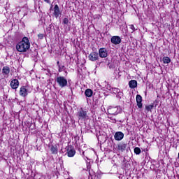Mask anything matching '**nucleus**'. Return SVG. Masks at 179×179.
Segmentation results:
<instances>
[{
    "instance_id": "f257e3e1",
    "label": "nucleus",
    "mask_w": 179,
    "mask_h": 179,
    "mask_svg": "<svg viewBox=\"0 0 179 179\" xmlns=\"http://www.w3.org/2000/svg\"><path fill=\"white\" fill-rule=\"evenodd\" d=\"M16 50L18 52H27L30 50V40L27 36H24L22 41L17 43Z\"/></svg>"
},
{
    "instance_id": "f03ea898",
    "label": "nucleus",
    "mask_w": 179,
    "mask_h": 179,
    "mask_svg": "<svg viewBox=\"0 0 179 179\" xmlns=\"http://www.w3.org/2000/svg\"><path fill=\"white\" fill-rule=\"evenodd\" d=\"M56 82L59 85V87H65L68 86V80L64 76H57L56 78Z\"/></svg>"
},
{
    "instance_id": "7ed1b4c3",
    "label": "nucleus",
    "mask_w": 179,
    "mask_h": 179,
    "mask_svg": "<svg viewBox=\"0 0 179 179\" xmlns=\"http://www.w3.org/2000/svg\"><path fill=\"white\" fill-rule=\"evenodd\" d=\"M77 117L78 120H81L82 121H85L86 118H87V111L85 110L83 108H80V109L77 113Z\"/></svg>"
},
{
    "instance_id": "20e7f679",
    "label": "nucleus",
    "mask_w": 179,
    "mask_h": 179,
    "mask_svg": "<svg viewBox=\"0 0 179 179\" xmlns=\"http://www.w3.org/2000/svg\"><path fill=\"white\" fill-rule=\"evenodd\" d=\"M122 109L120 106L111 107L108 110V113L111 115H118Z\"/></svg>"
},
{
    "instance_id": "39448f33",
    "label": "nucleus",
    "mask_w": 179,
    "mask_h": 179,
    "mask_svg": "<svg viewBox=\"0 0 179 179\" xmlns=\"http://www.w3.org/2000/svg\"><path fill=\"white\" fill-rule=\"evenodd\" d=\"M27 86L23 85L20 88L19 94L21 97H27L29 95V90H27Z\"/></svg>"
},
{
    "instance_id": "423d86ee",
    "label": "nucleus",
    "mask_w": 179,
    "mask_h": 179,
    "mask_svg": "<svg viewBox=\"0 0 179 179\" xmlns=\"http://www.w3.org/2000/svg\"><path fill=\"white\" fill-rule=\"evenodd\" d=\"M53 10V15L55 17H56V19H58L59 16H62V12H61V10H59V6H58V4L55 5Z\"/></svg>"
},
{
    "instance_id": "0eeeda50",
    "label": "nucleus",
    "mask_w": 179,
    "mask_h": 179,
    "mask_svg": "<svg viewBox=\"0 0 179 179\" xmlns=\"http://www.w3.org/2000/svg\"><path fill=\"white\" fill-rule=\"evenodd\" d=\"M88 59L90 61H92V62H94L99 59V53L97 52H92L88 55Z\"/></svg>"
},
{
    "instance_id": "6e6552de",
    "label": "nucleus",
    "mask_w": 179,
    "mask_h": 179,
    "mask_svg": "<svg viewBox=\"0 0 179 179\" xmlns=\"http://www.w3.org/2000/svg\"><path fill=\"white\" fill-rule=\"evenodd\" d=\"M110 41L112 44H114L115 45H118V44H121V37L119 36H113L110 38Z\"/></svg>"
},
{
    "instance_id": "1a4fd4ad",
    "label": "nucleus",
    "mask_w": 179,
    "mask_h": 179,
    "mask_svg": "<svg viewBox=\"0 0 179 179\" xmlns=\"http://www.w3.org/2000/svg\"><path fill=\"white\" fill-rule=\"evenodd\" d=\"M99 54L100 58H107L108 53L107 52V49L104 48H101L99 50Z\"/></svg>"
},
{
    "instance_id": "9d476101",
    "label": "nucleus",
    "mask_w": 179,
    "mask_h": 179,
    "mask_svg": "<svg viewBox=\"0 0 179 179\" xmlns=\"http://www.w3.org/2000/svg\"><path fill=\"white\" fill-rule=\"evenodd\" d=\"M19 85H20V83H19V80L17 79L12 80L10 83L11 89H14V90L17 89V87H19Z\"/></svg>"
},
{
    "instance_id": "9b49d317",
    "label": "nucleus",
    "mask_w": 179,
    "mask_h": 179,
    "mask_svg": "<svg viewBox=\"0 0 179 179\" xmlns=\"http://www.w3.org/2000/svg\"><path fill=\"white\" fill-rule=\"evenodd\" d=\"M127 146H128V144L121 142L117 145V150L120 152H125L127 150Z\"/></svg>"
},
{
    "instance_id": "f8f14e48",
    "label": "nucleus",
    "mask_w": 179,
    "mask_h": 179,
    "mask_svg": "<svg viewBox=\"0 0 179 179\" xmlns=\"http://www.w3.org/2000/svg\"><path fill=\"white\" fill-rule=\"evenodd\" d=\"M114 138L115 141H122L124 139V133L122 131H117L115 134Z\"/></svg>"
},
{
    "instance_id": "ddd939ff",
    "label": "nucleus",
    "mask_w": 179,
    "mask_h": 179,
    "mask_svg": "<svg viewBox=\"0 0 179 179\" xmlns=\"http://www.w3.org/2000/svg\"><path fill=\"white\" fill-rule=\"evenodd\" d=\"M136 101L137 103V107L138 108H142L143 104H142V96L140 94H137L136 96Z\"/></svg>"
},
{
    "instance_id": "4468645a",
    "label": "nucleus",
    "mask_w": 179,
    "mask_h": 179,
    "mask_svg": "<svg viewBox=\"0 0 179 179\" xmlns=\"http://www.w3.org/2000/svg\"><path fill=\"white\" fill-rule=\"evenodd\" d=\"M2 73L4 76H8L10 73V68L8 66H5L2 69Z\"/></svg>"
},
{
    "instance_id": "2eb2a0df",
    "label": "nucleus",
    "mask_w": 179,
    "mask_h": 179,
    "mask_svg": "<svg viewBox=\"0 0 179 179\" xmlns=\"http://www.w3.org/2000/svg\"><path fill=\"white\" fill-rule=\"evenodd\" d=\"M129 86L130 89H135L138 87V81L136 80H131L129 82Z\"/></svg>"
},
{
    "instance_id": "dca6fc26",
    "label": "nucleus",
    "mask_w": 179,
    "mask_h": 179,
    "mask_svg": "<svg viewBox=\"0 0 179 179\" xmlns=\"http://www.w3.org/2000/svg\"><path fill=\"white\" fill-rule=\"evenodd\" d=\"M50 152L52 155H58V146L57 145H52L50 146Z\"/></svg>"
},
{
    "instance_id": "f3484780",
    "label": "nucleus",
    "mask_w": 179,
    "mask_h": 179,
    "mask_svg": "<svg viewBox=\"0 0 179 179\" xmlns=\"http://www.w3.org/2000/svg\"><path fill=\"white\" fill-rule=\"evenodd\" d=\"M66 154L68 157H73V156H75V155L76 154V151L73 148L70 150L69 148H68Z\"/></svg>"
},
{
    "instance_id": "a211bd4d",
    "label": "nucleus",
    "mask_w": 179,
    "mask_h": 179,
    "mask_svg": "<svg viewBox=\"0 0 179 179\" xmlns=\"http://www.w3.org/2000/svg\"><path fill=\"white\" fill-rule=\"evenodd\" d=\"M85 94L86 96V97H92V96H93V90H92L91 89H87L85 92Z\"/></svg>"
},
{
    "instance_id": "6ab92c4d",
    "label": "nucleus",
    "mask_w": 179,
    "mask_h": 179,
    "mask_svg": "<svg viewBox=\"0 0 179 179\" xmlns=\"http://www.w3.org/2000/svg\"><path fill=\"white\" fill-rule=\"evenodd\" d=\"M162 62L163 64H170V62H171V59L169 57H164L162 58Z\"/></svg>"
},
{
    "instance_id": "aec40b11",
    "label": "nucleus",
    "mask_w": 179,
    "mask_h": 179,
    "mask_svg": "<svg viewBox=\"0 0 179 179\" xmlns=\"http://www.w3.org/2000/svg\"><path fill=\"white\" fill-rule=\"evenodd\" d=\"M153 107H155V105H153V103L145 106V110L146 111H148V113H149V111H152V110H153Z\"/></svg>"
},
{
    "instance_id": "412c9836",
    "label": "nucleus",
    "mask_w": 179,
    "mask_h": 179,
    "mask_svg": "<svg viewBox=\"0 0 179 179\" xmlns=\"http://www.w3.org/2000/svg\"><path fill=\"white\" fill-rule=\"evenodd\" d=\"M141 148H139V147H136L135 148H134V153L136 154V155H141Z\"/></svg>"
},
{
    "instance_id": "4be33fe9",
    "label": "nucleus",
    "mask_w": 179,
    "mask_h": 179,
    "mask_svg": "<svg viewBox=\"0 0 179 179\" xmlns=\"http://www.w3.org/2000/svg\"><path fill=\"white\" fill-rule=\"evenodd\" d=\"M45 37L44 34H38V40H43Z\"/></svg>"
},
{
    "instance_id": "5701e85b",
    "label": "nucleus",
    "mask_w": 179,
    "mask_h": 179,
    "mask_svg": "<svg viewBox=\"0 0 179 179\" xmlns=\"http://www.w3.org/2000/svg\"><path fill=\"white\" fill-rule=\"evenodd\" d=\"M64 69H65L64 65L60 66V67H59L58 72H64Z\"/></svg>"
},
{
    "instance_id": "b1692460",
    "label": "nucleus",
    "mask_w": 179,
    "mask_h": 179,
    "mask_svg": "<svg viewBox=\"0 0 179 179\" xmlns=\"http://www.w3.org/2000/svg\"><path fill=\"white\" fill-rule=\"evenodd\" d=\"M69 23V20L67 17L63 19V24H68Z\"/></svg>"
},
{
    "instance_id": "393cba45",
    "label": "nucleus",
    "mask_w": 179,
    "mask_h": 179,
    "mask_svg": "<svg viewBox=\"0 0 179 179\" xmlns=\"http://www.w3.org/2000/svg\"><path fill=\"white\" fill-rule=\"evenodd\" d=\"M129 27L132 30V31H135V30H136V29L135 28V26H134V24H130Z\"/></svg>"
},
{
    "instance_id": "a878e982",
    "label": "nucleus",
    "mask_w": 179,
    "mask_h": 179,
    "mask_svg": "<svg viewBox=\"0 0 179 179\" xmlns=\"http://www.w3.org/2000/svg\"><path fill=\"white\" fill-rule=\"evenodd\" d=\"M43 2H45V3H51V0H43Z\"/></svg>"
},
{
    "instance_id": "bb28decb",
    "label": "nucleus",
    "mask_w": 179,
    "mask_h": 179,
    "mask_svg": "<svg viewBox=\"0 0 179 179\" xmlns=\"http://www.w3.org/2000/svg\"><path fill=\"white\" fill-rule=\"evenodd\" d=\"M57 66H58V68L61 66V64H59V61H57Z\"/></svg>"
},
{
    "instance_id": "cd10ccee",
    "label": "nucleus",
    "mask_w": 179,
    "mask_h": 179,
    "mask_svg": "<svg viewBox=\"0 0 179 179\" xmlns=\"http://www.w3.org/2000/svg\"><path fill=\"white\" fill-rule=\"evenodd\" d=\"M112 121L113 122H117V120H115V119H113Z\"/></svg>"
},
{
    "instance_id": "c85d7f7f",
    "label": "nucleus",
    "mask_w": 179,
    "mask_h": 179,
    "mask_svg": "<svg viewBox=\"0 0 179 179\" xmlns=\"http://www.w3.org/2000/svg\"><path fill=\"white\" fill-rule=\"evenodd\" d=\"M0 72H1V67H0Z\"/></svg>"
}]
</instances>
